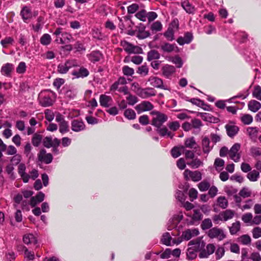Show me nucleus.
Returning <instances> with one entry per match:
<instances>
[{
  "label": "nucleus",
  "mask_w": 261,
  "mask_h": 261,
  "mask_svg": "<svg viewBox=\"0 0 261 261\" xmlns=\"http://www.w3.org/2000/svg\"><path fill=\"white\" fill-rule=\"evenodd\" d=\"M121 45L123 49L128 54H140L142 49L138 46H135L126 41L121 42Z\"/></svg>",
  "instance_id": "0eeeda50"
},
{
  "label": "nucleus",
  "mask_w": 261,
  "mask_h": 261,
  "mask_svg": "<svg viewBox=\"0 0 261 261\" xmlns=\"http://www.w3.org/2000/svg\"><path fill=\"white\" fill-rule=\"evenodd\" d=\"M172 240V237L170 236L169 233L166 232L163 234L161 242L164 245L166 246L172 245L171 241Z\"/></svg>",
  "instance_id": "c03bdc74"
},
{
  "label": "nucleus",
  "mask_w": 261,
  "mask_h": 261,
  "mask_svg": "<svg viewBox=\"0 0 261 261\" xmlns=\"http://www.w3.org/2000/svg\"><path fill=\"white\" fill-rule=\"evenodd\" d=\"M160 57V55L157 50H151L147 53V60L151 61L153 60L159 59Z\"/></svg>",
  "instance_id": "a19ab883"
},
{
  "label": "nucleus",
  "mask_w": 261,
  "mask_h": 261,
  "mask_svg": "<svg viewBox=\"0 0 261 261\" xmlns=\"http://www.w3.org/2000/svg\"><path fill=\"white\" fill-rule=\"evenodd\" d=\"M248 107L250 111L255 113L260 109L261 103L255 100H251L248 102Z\"/></svg>",
  "instance_id": "c85d7f7f"
},
{
  "label": "nucleus",
  "mask_w": 261,
  "mask_h": 261,
  "mask_svg": "<svg viewBox=\"0 0 261 261\" xmlns=\"http://www.w3.org/2000/svg\"><path fill=\"white\" fill-rule=\"evenodd\" d=\"M224 245L229 246V250L231 252L236 254L240 253V247L237 244L231 243L230 242H227L224 244Z\"/></svg>",
  "instance_id": "e433bc0d"
},
{
  "label": "nucleus",
  "mask_w": 261,
  "mask_h": 261,
  "mask_svg": "<svg viewBox=\"0 0 261 261\" xmlns=\"http://www.w3.org/2000/svg\"><path fill=\"white\" fill-rule=\"evenodd\" d=\"M193 39L192 34L190 32H187L185 34L184 37H180L177 39V43L182 45L185 44L190 43Z\"/></svg>",
  "instance_id": "aec40b11"
},
{
  "label": "nucleus",
  "mask_w": 261,
  "mask_h": 261,
  "mask_svg": "<svg viewBox=\"0 0 261 261\" xmlns=\"http://www.w3.org/2000/svg\"><path fill=\"white\" fill-rule=\"evenodd\" d=\"M147 12L145 10H142L138 12H137L135 16L136 17L140 19L141 21H145L147 18Z\"/></svg>",
  "instance_id": "69168bd1"
},
{
  "label": "nucleus",
  "mask_w": 261,
  "mask_h": 261,
  "mask_svg": "<svg viewBox=\"0 0 261 261\" xmlns=\"http://www.w3.org/2000/svg\"><path fill=\"white\" fill-rule=\"evenodd\" d=\"M225 127L226 128L227 135L230 137H233L236 135L239 130V128L237 126L232 123L226 124Z\"/></svg>",
  "instance_id": "6ab92c4d"
},
{
  "label": "nucleus",
  "mask_w": 261,
  "mask_h": 261,
  "mask_svg": "<svg viewBox=\"0 0 261 261\" xmlns=\"http://www.w3.org/2000/svg\"><path fill=\"white\" fill-rule=\"evenodd\" d=\"M183 146H185V148L187 147L191 149L196 148L197 143L196 142L194 137H191L186 139L184 143V145Z\"/></svg>",
  "instance_id": "f704fd0d"
},
{
  "label": "nucleus",
  "mask_w": 261,
  "mask_h": 261,
  "mask_svg": "<svg viewBox=\"0 0 261 261\" xmlns=\"http://www.w3.org/2000/svg\"><path fill=\"white\" fill-rule=\"evenodd\" d=\"M59 132L61 134H65L69 131V127L68 123L67 121H63L61 123L59 124Z\"/></svg>",
  "instance_id": "864d4df0"
},
{
  "label": "nucleus",
  "mask_w": 261,
  "mask_h": 261,
  "mask_svg": "<svg viewBox=\"0 0 261 261\" xmlns=\"http://www.w3.org/2000/svg\"><path fill=\"white\" fill-rule=\"evenodd\" d=\"M174 30H172L171 28H168L167 30L164 33V36L168 40L172 41L174 39Z\"/></svg>",
  "instance_id": "13d9d810"
},
{
  "label": "nucleus",
  "mask_w": 261,
  "mask_h": 261,
  "mask_svg": "<svg viewBox=\"0 0 261 261\" xmlns=\"http://www.w3.org/2000/svg\"><path fill=\"white\" fill-rule=\"evenodd\" d=\"M207 234L211 239H216L218 241H222L226 238V234L223 230L217 227L210 229Z\"/></svg>",
  "instance_id": "39448f33"
},
{
  "label": "nucleus",
  "mask_w": 261,
  "mask_h": 261,
  "mask_svg": "<svg viewBox=\"0 0 261 261\" xmlns=\"http://www.w3.org/2000/svg\"><path fill=\"white\" fill-rule=\"evenodd\" d=\"M253 97L259 100H261V87L259 86H255L252 92Z\"/></svg>",
  "instance_id": "bf43d9fd"
},
{
  "label": "nucleus",
  "mask_w": 261,
  "mask_h": 261,
  "mask_svg": "<svg viewBox=\"0 0 261 261\" xmlns=\"http://www.w3.org/2000/svg\"><path fill=\"white\" fill-rule=\"evenodd\" d=\"M151 114L153 115L151 124L158 128L160 127L168 119L166 115L158 111H152Z\"/></svg>",
  "instance_id": "f257e3e1"
},
{
  "label": "nucleus",
  "mask_w": 261,
  "mask_h": 261,
  "mask_svg": "<svg viewBox=\"0 0 261 261\" xmlns=\"http://www.w3.org/2000/svg\"><path fill=\"white\" fill-rule=\"evenodd\" d=\"M23 241L25 244L29 245L31 244H36L37 240L32 233H27L23 236Z\"/></svg>",
  "instance_id": "7c9ffc66"
},
{
  "label": "nucleus",
  "mask_w": 261,
  "mask_h": 261,
  "mask_svg": "<svg viewBox=\"0 0 261 261\" xmlns=\"http://www.w3.org/2000/svg\"><path fill=\"white\" fill-rule=\"evenodd\" d=\"M148 81L149 82L150 85L155 88L166 89L163 85V80L158 77L150 76L148 79Z\"/></svg>",
  "instance_id": "4468645a"
},
{
  "label": "nucleus",
  "mask_w": 261,
  "mask_h": 261,
  "mask_svg": "<svg viewBox=\"0 0 261 261\" xmlns=\"http://www.w3.org/2000/svg\"><path fill=\"white\" fill-rule=\"evenodd\" d=\"M51 40L50 36L48 34H44L40 38V43L44 45L50 44Z\"/></svg>",
  "instance_id": "5fc2aeb1"
},
{
  "label": "nucleus",
  "mask_w": 261,
  "mask_h": 261,
  "mask_svg": "<svg viewBox=\"0 0 261 261\" xmlns=\"http://www.w3.org/2000/svg\"><path fill=\"white\" fill-rule=\"evenodd\" d=\"M77 66H79V64L76 60H67L65 63H61L58 65L57 71L61 74H65L69 69Z\"/></svg>",
  "instance_id": "7ed1b4c3"
},
{
  "label": "nucleus",
  "mask_w": 261,
  "mask_h": 261,
  "mask_svg": "<svg viewBox=\"0 0 261 261\" xmlns=\"http://www.w3.org/2000/svg\"><path fill=\"white\" fill-rule=\"evenodd\" d=\"M188 246H190L198 251L204 247V243L200 239L197 238L196 240L190 241Z\"/></svg>",
  "instance_id": "a211bd4d"
},
{
  "label": "nucleus",
  "mask_w": 261,
  "mask_h": 261,
  "mask_svg": "<svg viewBox=\"0 0 261 261\" xmlns=\"http://www.w3.org/2000/svg\"><path fill=\"white\" fill-rule=\"evenodd\" d=\"M215 250V246L212 244H209L207 245L206 249L201 251L199 256L200 258H206L210 255L213 254Z\"/></svg>",
  "instance_id": "f3484780"
},
{
  "label": "nucleus",
  "mask_w": 261,
  "mask_h": 261,
  "mask_svg": "<svg viewBox=\"0 0 261 261\" xmlns=\"http://www.w3.org/2000/svg\"><path fill=\"white\" fill-rule=\"evenodd\" d=\"M72 39V36L65 32L59 38H57L56 41L58 43L63 44L69 43Z\"/></svg>",
  "instance_id": "a878e982"
},
{
  "label": "nucleus",
  "mask_w": 261,
  "mask_h": 261,
  "mask_svg": "<svg viewBox=\"0 0 261 261\" xmlns=\"http://www.w3.org/2000/svg\"><path fill=\"white\" fill-rule=\"evenodd\" d=\"M137 72L141 75L145 76L148 73V68L146 65H142L138 67Z\"/></svg>",
  "instance_id": "774afa93"
},
{
  "label": "nucleus",
  "mask_w": 261,
  "mask_h": 261,
  "mask_svg": "<svg viewBox=\"0 0 261 261\" xmlns=\"http://www.w3.org/2000/svg\"><path fill=\"white\" fill-rule=\"evenodd\" d=\"M71 129L75 132L84 130L86 126L84 122L81 120L74 119L71 121Z\"/></svg>",
  "instance_id": "f8f14e48"
},
{
  "label": "nucleus",
  "mask_w": 261,
  "mask_h": 261,
  "mask_svg": "<svg viewBox=\"0 0 261 261\" xmlns=\"http://www.w3.org/2000/svg\"><path fill=\"white\" fill-rule=\"evenodd\" d=\"M38 160L45 164H49L52 162L53 156L51 153H46L45 149H41L38 154Z\"/></svg>",
  "instance_id": "9d476101"
},
{
  "label": "nucleus",
  "mask_w": 261,
  "mask_h": 261,
  "mask_svg": "<svg viewBox=\"0 0 261 261\" xmlns=\"http://www.w3.org/2000/svg\"><path fill=\"white\" fill-rule=\"evenodd\" d=\"M250 152L252 156L256 157L261 155V147L253 146L250 148Z\"/></svg>",
  "instance_id": "0e129e2a"
},
{
  "label": "nucleus",
  "mask_w": 261,
  "mask_h": 261,
  "mask_svg": "<svg viewBox=\"0 0 261 261\" xmlns=\"http://www.w3.org/2000/svg\"><path fill=\"white\" fill-rule=\"evenodd\" d=\"M72 74L76 78H84L88 76L89 72L86 68L81 67L79 70L72 71Z\"/></svg>",
  "instance_id": "5701e85b"
},
{
  "label": "nucleus",
  "mask_w": 261,
  "mask_h": 261,
  "mask_svg": "<svg viewBox=\"0 0 261 261\" xmlns=\"http://www.w3.org/2000/svg\"><path fill=\"white\" fill-rule=\"evenodd\" d=\"M26 167L24 164H19L18 166V172L24 182H28L30 179L29 175L25 173Z\"/></svg>",
  "instance_id": "dca6fc26"
},
{
  "label": "nucleus",
  "mask_w": 261,
  "mask_h": 261,
  "mask_svg": "<svg viewBox=\"0 0 261 261\" xmlns=\"http://www.w3.org/2000/svg\"><path fill=\"white\" fill-rule=\"evenodd\" d=\"M241 120L244 124L249 125L252 122L253 117L250 114H244L241 117Z\"/></svg>",
  "instance_id": "6e6d98bb"
},
{
  "label": "nucleus",
  "mask_w": 261,
  "mask_h": 261,
  "mask_svg": "<svg viewBox=\"0 0 261 261\" xmlns=\"http://www.w3.org/2000/svg\"><path fill=\"white\" fill-rule=\"evenodd\" d=\"M156 93V90L153 88H146L140 89L138 91V95L144 99L154 96Z\"/></svg>",
  "instance_id": "6e6552de"
},
{
  "label": "nucleus",
  "mask_w": 261,
  "mask_h": 261,
  "mask_svg": "<svg viewBox=\"0 0 261 261\" xmlns=\"http://www.w3.org/2000/svg\"><path fill=\"white\" fill-rule=\"evenodd\" d=\"M214 166L218 172L221 171L224 165V161L220 158H217L215 159L214 162Z\"/></svg>",
  "instance_id": "8fccbe9b"
},
{
  "label": "nucleus",
  "mask_w": 261,
  "mask_h": 261,
  "mask_svg": "<svg viewBox=\"0 0 261 261\" xmlns=\"http://www.w3.org/2000/svg\"><path fill=\"white\" fill-rule=\"evenodd\" d=\"M240 229V223L236 222L232 224V225L229 227L230 233L231 234H236Z\"/></svg>",
  "instance_id": "4d7b16f0"
},
{
  "label": "nucleus",
  "mask_w": 261,
  "mask_h": 261,
  "mask_svg": "<svg viewBox=\"0 0 261 261\" xmlns=\"http://www.w3.org/2000/svg\"><path fill=\"white\" fill-rule=\"evenodd\" d=\"M44 23V18L39 16L37 18V23L35 25H33V29L35 32H38L42 27Z\"/></svg>",
  "instance_id": "3c124183"
},
{
  "label": "nucleus",
  "mask_w": 261,
  "mask_h": 261,
  "mask_svg": "<svg viewBox=\"0 0 261 261\" xmlns=\"http://www.w3.org/2000/svg\"><path fill=\"white\" fill-rule=\"evenodd\" d=\"M14 70V65L11 63H7L4 64L1 68L2 74L6 76H11V73Z\"/></svg>",
  "instance_id": "412c9836"
},
{
  "label": "nucleus",
  "mask_w": 261,
  "mask_h": 261,
  "mask_svg": "<svg viewBox=\"0 0 261 261\" xmlns=\"http://www.w3.org/2000/svg\"><path fill=\"white\" fill-rule=\"evenodd\" d=\"M187 164L193 169H196L203 165V162L198 158H193L191 161H188Z\"/></svg>",
  "instance_id": "2f4dec72"
},
{
  "label": "nucleus",
  "mask_w": 261,
  "mask_h": 261,
  "mask_svg": "<svg viewBox=\"0 0 261 261\" xmlns=\"http://www.w3.org/2000/svg\"><path fill=\"white\" fill-rule=\"evenodd\" d=\"M216 202L217 205L223 209L226 208L228 205V200L225 196H221L218 197Z\"/></svg>",
  "instance_id": "72a5a7b5"
},
{
  "label": "nucleus",
  "mask_w": 261,
  "mask_h": 261,
  "mask_svg": "<svg viewBox=\"0 0 261 261\" xmlns=\"http://www.w3.org/2000/svg\"><path fill=\"white\" fill-rule=\"evenodd\" d=\"M258 128L256 127H249L247 129V133L251 139H255L257 136Z\"/></svg>",
  "instance_id": "c9c22d12"
},
{
  "label": "nucleus",
  "mask_w": 261,
  "mask_h": 261,
  "mask_svg": "<svg viewBox=\"0 0 261 261\" xmlns=\"http://www.w3.org/2000/svg\"><path fill=\"white\" fill-rule=\"evenodd\" d=\"M185 150V146L179 145L174 146L171 150V154L173 158H177Z\"/></svg>",
  "instance_id": "c756f323"
},
{
  "label": "nucleus",
  "mask_w": 261,
  "mask_h": 261,
  "mask_svg": "<svg viewBox=\"0 0 261 261\" xmlns=\"http://www.w3.org/2000/svg\"><path fill=\"white\" fill-rule=\"evenodd\" d=\"M44 197L45 195L42 192H39L35 196L32 197L30 201V205L32 207L35 206L37 204L43 201Z\"/></svg>",
  "instance_id": "4be33fe9"
},
{
  "label": "nucleus",
  "mask_w": 261,
  "mask_h": 261,
  "mask_svg": "<svg viewBox=\"0 0 261 261\" xmlns=\"http://www.w3.org/2000/svg\"><path fill=\"white\" fill-rule=\"evenodd\" d=\"M240 149V144L235 143L229 149V157L234 162H239L240 160L241 156Z\"/></svg>",
  "instance_id": "423d86ee"
},
{
  "label": "nucleus",
  "mask_w": 261,
  "mask_h": 261,
  "mask_svg": "<svg viewBox=\"0 0 261 261\" xmlns=\"http://www.w3.org/2000/svg\"><path fill=\"white\" fill-rule=\"evenodd\" d=\"M197 251L195 249H193L190 246L187 249V256L189 259L192 260L195 259L197 256Z\"/></svg>",
  "instance_id": "09e8293b"
},
{
  "label": "nucleus",
  "mask_w": 261,
  "mask_h": 261,
  "mask_svg": "<svg viewBox=\"0 0 261 261\" xmlns=\"http://www.w3.org/2000/svg\"><path fill=\"white\" fill-rule=\"evenodd\" d=\"M181 7L189 14H194L196 9L188 0H185L181 3Z\"/></svg>",
  "instance_id": "bb28decb"
},
{
  "label": "nucleus",
  "mask_w": 261,
  "mask_h": 261,
  "mask_svg": "<svg viewBox=\"0 0 261 261\" xmlns=\"http://www.w3.org/2000/svg\"><path fill=\"white\" fill-rule=\"evenodd\" d=\"M239 194L241 197L246 198L251 197L252 191L249 188L244 187L240 191Z\"/></svg>",
  "instance_id": "37998d69"
},
{
  "label": "nucleus",
  "mask_w": 261,
  "mask_h": 261,
  "mask_svg": "<svg viewBox=\"0 0 261 261\" xmlns=\"http://www.w3.org/2000/svg\"><path fill=\"white\" fill-rule=\"evenodd\" d=\"M153 108L152 104L148 101H143L137 105L135 109L138 114L145 111H150Z\"/></svg>",
  "instance_id": "1a4fd4ad"
},
{
  "label": "nucleus",
  "mask_w": 261,
  "mask_h": 261,
  "mask_svg": "<svg viewBox=\"0 0 261 261\" xmlns=\"http://www.w3.org/2000/svg\"><path fill=\"white\" fill-rule=\"evenodd\" d=\"M238 241L244 245H249L251 242V239L248 234H243L238 238Z\"/></svg>",
  "instance_id": "4c0bfd02"
},
{
  "label": "nucleus",
  "mask_w": 261,
  "mask_h": 261,
  "mask_svg": "<svg viewBox=\"0 0 261 261\" xmlns=\"http://www.w3.org/2000/svg\"><path fill=\"white\" fill-rule=\"evenodd\" d=\"M234 211L231 210H227L222 212L223 221H226L232 219L234 216Z\"/></svg>",
  "instance_id": "79ce46f5"
},
{
  "label": "nucleus",
  "mask_w": 261,
  "mask_h": 261,
  "mask_svg": "<svg viewBox=\"0 0 261 261\" xmlns=\"http://www.w3.org/2000/svg\"><path fill=\"white\" fill-rule=\"evenodd\" d=\"M170 61L175 64L177 68H180L182 66V60L178 56L171 58Z\"/></svg>",
  "instance_id": "338daca9"
},
{
  "label": "nucleus",
  "mask_w": 261,
  "mask_h": 261,
  "mask_svg": "<svg viewBox=\"0 0 261 261\" xmlns=\"http://www.w3.org/2000/svg\"><path fill=\"white\" fill-rule=\"evenodd\" d=\"M253 205V201L252 199H249L247 200H246L244 204H242L241 205L239 206V208L242 210H248L251 208Z\"/></svg>",
  "instance_id": "de8ad7c7"
},
{
  "label": "nucleus",
  "mask_w": 261,
  "mask_h": 261,
  "mask_svg": "<svg viewBox=\"0 0 261 261\" xmlns=\"http://www.w3.org/2000/svg\"><path fill=\"white\" fill-rule=\"evenodd\" d=\"M211 184L209 181L203 180V181L199 182L198 185V188L199 190L201 192H204L208 190L210 188Z\"/></svg>",
  "instance_id": "49530a36"
},
{
  "label": "nucleus",
  "mask_w": 261,
  "mask_h": 261,
  "mask_svg": "<svg viewBox=\"0 0 261 261\" xmlns=\"http://www.w3.org/2000/svg\"><path fill=\"white\" fill-rule=\"evenodd\" d=\"M14 42V39L11 37H6L1 41V43L3 47H7L9 45L12 44Z\"/></svg>",
  "instance_id": "e2e57ef3"
},
{
  "label": "nucleus",
  "mask_w": 261,
  "mask_h": 261,
  "mask_svg": "<svg viewBox=\"0 0 261 261\" xmlns=\"http://www.w3.org/2000/svg\"><path fill=\"white\" fill-rule=\"evenodd\" d=\"M53 94L48 91L41 92L39 95L40 104L44 107H49L53 104L54 100L52 99Z\"/></svg>",
  "instance_id": "f03ea898"
},
{
  "label": "nucleus",
  "mask_w": 261,
  "mask_h": 261,
  "mask_svg": "<svg viewBox=\"0 0 261 261\" xmlns=\"http://www.w3.org/2000/svg\"><path fill=\"white\" fill-rule=\"evenodd\" d=\"M161 70L165 77L170 79L175 72V68L172 65L166 64L162 68Z\"/></svg>",
  "instance_id": "ddd939ff"
},
{
  "label": "nucleus",
  "mask_w": 261,
  "mask_h": 261,
  "mask_svg": "<svg viewBox=\"0 0 261 261\" xmlns=\"http://www.w3.org/2000/svg\"><path fill=\"white\" fill-rule=\"evenodd\" d=\"M42 139V135L38 134H34L32 137V142L34 146H38Z\"/></svg>",
  "instance_id": "603ef678"
},
{
  "label": "nucleus",
  "mask_w": 261,
  "mask_h": 261,
  "mask_svg": "<svg viewBox=\"0 0 261 261\" xmlns=\"http://www.w3.org/2000/svg\"><path fill=\"white\" fill-rule=\"evenodd\" d=\"M213 225L212 220L209 219H204L201 224V228L203 230H205L210 228Z\"/></svg>",
  "instance_id": "680f3d73"
},
{
  "label": "nucleus",
  "mask_w": 261,
  "mask_h": 261,
  "mask_svg": "<svg viewBox=\"0 0 261 261\" xmlns=\"http://www.w3.org/2000/svg\"><path fill=\"white\" fill-rule=\"evenodd\" d=\"M201 145L203 152L206 154H208L213 148V146H210V141L207 137L202 138Z\"/></svg>",
  "instance_id": "b1692460"
},
{
  "label": "nucleus",
  "mask_w": 261,
  "mask_h": 261,
  "mask_svg": "<svg viewBox=\"0 0 261 261\" xmlns=\"http://www.w3.org/2000/svg\"><path fill=\"white\" fill-rule=\"evenodd\" d=\"M183 175L186 180H191L194 182H197L202 179V174L198 170L191 171L189 169H186Z\"/></svg>",
  "instance_id": "20e7f679"
},
{
  "label": "nucleus",
  "mask_w": 261,
  "mask_h": 261,
  "mask_svg": "<svg viewBox=\"0 0 261 261\" xmlns=\"http://www.w3.org/2000/svg\"><path fill=\"white\" fill-rule=\"evenodd\" d=\"M163 25L159 21H156L151 25L150 29L155 32H160L162 30Z\"/></svg>",
  "instance_id": "052dcab7"
},
{
  "label": "nucleus",
  "mask_w": 261,
  "mask_h": 261,
  "mask_svg": "<svg viewBox=\"0 0 261 261\" xmlns=\"http://www.w3.org/2000/svg\"><path fill=\"white\" fill-rule=\"evenodd\" d=\"M124 116L128 120H134L136 117L135 112L132 109H127L124 112Z\"/></svg>",
  "instance_id": "a18cd8bd"
},
{
  "label": "nucleus",
  "mask_w": 261,
  "mask_h": 261,
  "mask_svg": "<svg viewBox=\"0 0 261 261\" xmlns=\"http://www.w3.org/2000/svg\"><path fill=\"white\" fill-rule=\"evenodd\" d=\"M20 15L23 20L25 22H28L27 20L31 19L32 17V14L31 9L28 7H24L21 12Z\"/></svg>",
  "instance_id": "393cba45"
},
{
  "label": "nucleus",
  "mask_w": 261,
  "mask_h": 261,
  "mask_svg": "<svg viewBox=\"0 0 261 261\" xmlns=\"http://www.w3.org/2000/svg\"><path fill=\"white\" fill-rule=\"evenodd\" d=\"M161 49L164 53H171L175 51L178 53L179 51L178 47L175 44H170L168 42H163L160 46Z\"/></svg>",
  "instance_id": "9b49d317"
},
{
  "label": "nucleus",
  "mask_w": 261,
  "mask_h": 261,
  "mask_svg": "<svg viewBox=\"0 0 261 261\" xmlns=\"http://www.w3.org/2000/svg\"><path fill=\"white\" fill-rule=\"evenodd\" d=\"M102 55L99 51H93L88 56L89 59L92 62L99 61L102 58Z\"/></svg>",
  "instance_id": "473e14b6"
},
{
  "label": "nucleus",
  "mask_w": 261,
  "mask_h": 261,
  "mask_svg": "<svg viewBox=\"0 0 261 261\" xmlns=\"http://www.w3.org/2000/svg\"><path fill=\"white\" fill-rule=\"evenodd\" d=\"M112 102V98L104 94L101 95L99 97V102L101 106L104 107H109L111 105Z\"/></svg>",
  "instance_id": "cd10ccee"
},
{
  "label": "nucleus",
  "mask_w": 261,
  "mask_h": 261,
  "mask_svg": "<svg viewBox=\"0 0 261 261\" xmlns=\"http://www.w3.org/2000/svg\"><path fill=\"white\" fill-rule=\"evenodd\" d=\"M199 233L197 228L188 229L182 232V238L186 240H189L192 238L198 236Z\"/></svg>",
  "instance_id": "2eb2a0df"
},
{
  "label": "nucleus",
  "mask_w": 261,
  "mask_h": 261,
  "mask_svg": "<svg viewBox=\"0 0 261 261\" xmlns=\"http://www.w3.org/2000/svg\"><path fill=\"white\" fill-rule=\"evenodd\" d=\"M247 177L250 181H256L259 177V173L258 171L253 170L248 173Z\"/></svg>",
  "instance_id": "ea45409f"
},
{
  "label": "nucleus",
  "mask_w": 261,
  "mask_h": 261,
  "mask_svg": "<svg viewBox=\"0 0 261 261\" xmlns=\"http://www.w3.org/2000/svg\"><path fill=\"white\" fill-rule=\"evenodd\" d=\"M157 131L160 135L162 137H164L167 135L171 139H172L174 136V134H172L171 132L169 131L166 127H163L162 128L159 127L158 128Z\"/></svg>",
  "instance_id": "58836bf2"
}]
</instances>
